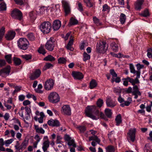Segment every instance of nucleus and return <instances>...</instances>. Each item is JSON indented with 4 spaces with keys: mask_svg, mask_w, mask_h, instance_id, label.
I'll return each instance as SVG.
<instances>
[{
    "mask_svg": "<svg viewBox=\"0 0 152 152\" xmlns=\"http://www.w3.org/2000/svg\"><path fill=\"white\" fill-rule=\"evenodd\" d=\"M51 24L49 22H44L39 26L40 30L44 34L48 33L51 30Z\"/></svg>",
    "mask_w": 152,
    "mask_h": 152,
    "instance_id": "nucleus-1",
    "label": "nucleus"
},
{
    "mask_svg": "<svg viewBox=\"0 0 152 152\" xmlns=\"http://www.w3.org/2000/svg\"><path fill=\"white\" fill-rule=\"evenodd\" d=\"M18 47L21 49L23 50H26L28 47L29 44L28 40L25 38H20L18 41Z\"/></svg>",
    "mask_w": 152,
    "mask_h": 152,
    "instance_id": "nucleus-2",
    "label": "nucleus"
},
{
    "mask_svg": "<svg viewBox=\"0 0 152 152\" xmlns=\"http://www.w3.org/2000/svg\"><path fill=\"white\" fill-rule=\"evenodd\" d=\"M97 107L95 105L88 106L85 111L86 115L92 119H95V116L93 114L94 113Z\"/></svg>",
    "mask_w": 152,
    "mask_h": 152,
    "instance_id": "nucleus-3",
    "label": "nucleus"
},
{
    "mask_svg": "<svg viewBox=\"0 0 152 152\" xmlns=\"http://www.w3.org/2000/svg\"><path fill=\"white\" fill-rule=\"evenodd\" d=\"M48 99L50 102L53 103H55L59 101L60 97L57 93L54 92L50 94L48 96Z\"/></svg>",
    "mask_w": 152,
    "mask_h": 152,
    "instance_id": "nucleus-4",
    "label": "nucleus"
},
{
    "mask_svg": "<svg viewBox=\"0 0 152 152\" xmlns=\"http://www.w3.org/2000/svg\"><path fill=\"white\" fill-rule=\"evenodd\" d=\"M55 39L53 37H50L46 43V49L50 51L53 50L55 45Z\"/></svg>",
    "mask_w": 152,
    "mask_h": 152,
    "instance_id": "nucleus-5",
    "label": "nucleus"
},
{
    "mask_svg": "<svg viewBox=\"0 0 152 152\" xmlns=\"http://www.w3.org/2000/svg\"><path fill=\"white\" fill-rule=\"evenodd\" d=\"M106 43L104 41H102L101 42L97 43L96 45L97 51L99 53H104L106 51L107 47L105 49Z\"/></svg>",
    "mask_w": 152,
    "mask_h": 152,
    "instance_id": "nucleus-6",
    "label": "nucleus"
},
{
    "mask_svg": "<svg viewBox=\"0 0 152 152\" xmlns=\"http://www.w3.org/2000/svg\"><path fill=\"white\" fill-rule=\"evenodd\" d=\"M11 16L13 18L19 20H21L22 18V14L21 12L16 9L12 11Z\"/></svg>",
    "mask_w": 152,
    "mask_h": 152,
    "instance_id": "nucleus-7",
    "label": "nucleus"
},
{
    "mask_svg": "<svg viewBox=\"0 0 152 152\" xmlns=\"http://www.w3.org/2000/svg\"><path fill=\"white\" fill-rule=\"evenodd\" d=\"M13 140H14L13 139H11L5 140L4 142L3 138H0V151H5V149L3 147V146L4 145H5L6 147L8 146L9 145L12 143Z\"/></svg>",
    "mask_w": 152,
    "mask_h": 152,
    "instance_id": "nucleus-8",
    "label": "nucleus"
},
{
    "mask_svg": "<svg viewBox=\"0 0 152 152\" xmlns=\"http://www.w3.org/2000/svg\"><path fill=\"white\" fill-rule=\"evenodd\" d=\"M94 114L96 115V116H95V119H92L93 120H97L100 117L106 121H107L108 120L107 117H106L104 114L102 112H99V111L98 110V107L96 109Z\"/></svg>",
    "mask_w": 152,
    "mask_h": 152,
    "instance_id": "nucleus-9",
    "label": "nucleus"
},
{
    "mask_svg": "<svg viewBox=\"0 0 152 152\" xmlns=\"http://www.w3.org/2000/svg\"><path fill=\"white\" fill-rule=\"evenodd\" d=\"M11 67L9 65L0 70V76L5 77L8 75L10 72Z\"/></svg>",
    "mask_w": 152,
    "mask_h": 152,
    "instance_id": "nucleus-10",
    "label": "nucleus"
},
{
    "mask_svg": "<svg viewBox=\"0 0 152 152\" xmlns=\"http://www.w3.org/2000/svg\"><path fill=\"white\" fill-rule=\"evenodd\" d=\"M54 82L51 79L47 80L44 84V87L47 90H49L52 89L53 87Z\"/></svg>",
    "mask_w": 152,
    "mask_h": 152,
    "instance_id": "nucleus-11",
    "label": "nucleus"
},
{
    "mask_svg": "<svg viewBox=\"0 0 152 152\" xmlns=\"http://www.w3.org/2000/svg\"><path fill=\"white\" fill-rule=\"evenodd\" d=\"M62 3L65 13L66 15L70 12V7L69 4L68 2L65 0L62 1Z\"/></svg>",
    "mask_w": 152,
    "mask_h": 152,
    "instance_id": "nucleus-12",
    "label": "nucleus"
},
{
    "mask_svg": "<svg viewBox=\"0 0 152 152\" xmlns=\"http://www.w3.org/2000/svg\"><path fill=\"white\" fill-rule=\"evenodd\" d=\"M61 112L64 115H70L71 114V110L69 105H63L62 107Z\"/></svg>",
    "mask_w": 152,
    "mask_h": 152,
    "instance_id": "nucleus-13",
    "label": "nucleus"
},
{
    "mask_svg": "<svg viewBox=\"0 0 152 152\" xmlns=\"http://www.w3.org/2000/svg\"><path fill=\"white\" fill-rule=\"evenodd\" d=\"M41 73V71L40 69H36L34 72L31 74L29 78L31 80H35L40 76Z\"/></svg>",
    "mask_w": 152,
    "mask_h": 152,
    "instance_id": "nucleus-14",
    "label": "nucleus"
},
{
    "mask_svg": "<svg viewBox=\"0 0 152 152\" xmlns=\"http://www.w3.org/2000/svg\"><path fill=\"white\" fill-rule=\"evenodd\" d=\"M136 131V129L135 128L131 129L129 132L127 133L129 138L132 142H134L135 140Z\"/></svg>",
    "mask_w": 152,
    "mask_h": 152,
    "instance_id": "nucleus-15",
    "label": "nucleus"
},
{
    "mask_svg": "<svg viewBox=\"0 0 152 152\" xmlns=\"http://www.w3.org/2000/svg\"><path fill=\"white\" fill-rule=\"evenodd\" d=\"M72 73V76L75 79L80 80L83 77V74L80 72L74 71Z\"/></svg>",
    "mask_w": 152,
    "mask_h": 152,
    "instance_id": "nucleus-16",
    "label": "nucleus"
},
{
    "mask_svg": "<svg viewBox=\"0 0 152 152\" xmlns=\"http://www.w3.org/2000/svg\"><path fill=\"white\" fill-rule=\"evenodd\" d=\"M48 124L50 126H58L60 125V123L58 120L52 119L48 121Z\"/></svg>",
    "mask_w": 152,
    "mask_h": 152,
    "instance_id": "nucleus-17",
    "label": "nucleus"
},
{
    "mask_svg": "<svg viewBox=\"0 0 152 152\" xmlns=\"http://www.w3.org/2000/svg\"><path fill=\"white\" fill-rule=\"evenodd\" d=\"M106 103L107 107L111 108H113L116 105L115 102L113 101L110 97H108L107 98Z\"/></svg>",
    "mask_w": 152,
    "mask_h": 152,
    "instance_id": "nucleus-18",
    "label": "nucleus"
},
{
    "mask_svg": "<svg viewBox=\"0 0 152 152\" xmlns=\"http://www.w3.org/2000/svg\"><path fill=\"white\" fill-rule=\"evenodd\" d=\"M61 26V23L59 20H55L53 23V27L55 31H57L59 29Z\"/></svg>",
    "mask_w": 152,
    "mask_h": 152,
    "instance_id": "nucleus-19",
    "label": "nucleus"
},
{
    "mask_svg": "<svg viewBox=\"0 0 152 152\" xmlns=\"http://www.w3.org/2000/svg\"><path fill=\"white\" fill-rule=\"evenodd\" d=\"M15 34V31H10L6 35L5 37L7 40H10L14 38Z\"/></svg>",
    "mask_w": 152,
    "mask_h": 152,
    "instance_id": "nucleus-20",
    "label": "nucleus"
},
{
    "mask_svg": "<svg viewBox=\"0 0 152 152\" xmlns=\"http://www.w3.org/2000/svg\"><path fill=\"white\" fill-rule=\"evenodd\" d=\"M144 0H137L135 5V8L137 10H140L142 8V5Z\"/></svg>",
    "mask_w": 152,
    "mask_h": 152,
    "instance_id": "nucleus-21",
    "label": "nucleus"
},
{
    "mask_svg": "<svg viewBox=\"0 0 152 152\" xmlns=\"http://www.w3.org/2000/svg\"><path fill=\"white\" fill-rule=\"evenodd\" d=\"M136 94H138L139 96H141V94L139 91V88L137 85L133 86V91H132V94L135 95Z\"/></svg>",
    "mask_w": 152,
    "mask_h": 152,
    "instance_id": "nucleus-22",
    "label": "nucleus"
},
{
    "mask_svg": "<svg viewBox=\"0 0 152 152\" xmlns=\"http://www.w3.org/2000/svg\"><path fill=\"white\" fill-rule=\"evenodd\" d=\"M49 143L50 142L49 140H45L44 142L42 148L44 152H46L47 151L48 148H49Z\"/></svg>",
    "mask_w": 152,
    "mask_h": 152,
    "instance_id": "nucleus-23",
    "label": "nucleus"
},
{
    "mask_svg": "<svg viewBox=\"0 0 152 152\" xmlns=\"http://www.w3.org/2000/svg\"><path fill=\"white\" fill-rule=\"evenodd\" d=\"M97 85V83L96 81L94 79H92L90 82L89 83V88L92 89L95 88Z\"/></svg>",
    "mask_w": 152,
    "mask_h": 152,
    "instance_id": "nucleus-24",
    "label": "nucleus"
},
{
    "mask_svg": "<svg viewBox=\"0 0 152 152\" xmlns=\"http://www.w3.org/2000/svg\"><path fill=\"white\" fill-rule=\"evenodd\" d=\"M132 102V99L131 97H128L126 101H124V103L120 104V106L122 107H124L125 106H128Z\"/></svg>",
    "mask_w": 152,
    "mask_h": 152,
    "instance_id": "nucleus-25",
    "label": "nucleus"
},
{
    "mask_svg": "<svg viewBox=\"0 0 152 152\" xmlns=\"http://www.w3.org/2000/svg\"><path fill=\"white\" fill-rule=\"evenodd\" d=\"M104 113L105 116L108 118H110L112 114V110L109 108H106L104 110Z\"/></svg>",
    "mask_w": 152,
    "mask_h": 152,
    "instance_id": "nucleus-26",
    "label": "nucleus"
},
{
    "mask_svg": "<svg viewBox=\"0 0 152 152\" xmlns=\"http://www.w3.org/2000/svg\"><path fill=\"white\" fill-rule=\"evenodd\" d=\"M78 23V21L75 18L72 17L70 19L69 23L68 24V26L70 27L72 25L77 24Z\"/></svg>",
    "mask_w": 152,
    "mask_h": 152,
    "instance_id": "nucleus-27",
    "label": "nucleus"
},
{
    "mask_svg": "<svg viewBox=\"0 0 152 152\" xmlns=\"http://www.w3.org/2000/svg\"><path fill=\"white\" fill-rule=\"evenodd\" d=\"M34 128L36 131V132L38 133H40L42 134H44L45 132V131L43 129L41 128H39L38 125H34Z\"/></svg>",
    "mask_w": 152,
    "mask_h": 152,
    "instance_id": "nucleus-28",
    "label": "nucleus"
},
{
    "mask_svg": "<svg viewBox=\"0 0 152 152\" xmlns=\"http://www.w3.org/2000/svg\"><path fill=\"white\" fill-rule=\"evenodd\" d=\"M110 46L113 50L115 52H117L118 49V46L115 42H113L110 44Z\"/></svg>",
    "mask_w": 152,
    "mask_h": 152,
    "instance_id": "nucleus-29",
    "label": "nucleus"
},
{
    "mask_svg": "<svg viewBox=\"0 0 152 152\" xmlns=\"http://www.w3.org/2000/svg\"><path fill=\"white\" fill-rule=\"evenodd\" d=\"M119 19L121 23L123 24L126 21V15L124 14L121 13L120 15Z\"/></svg>",
    "mask_w": 152,
    "mask_h": 152,
    "instance_id": "nucleus-30",
    "label": "nucleus"
},
{
    "mask_svg": "<svg viewBox=\"0 0 152 152\" xmlns=\"http://www.w3.org/2000/svg\"><path fill=\"white\" fill-rule=\"evenodd\" d=\"M73 39H70L66 46V48L67 49L71 51H73L74 49L72 47V45L73 44Z\"/></svg>",
    "mask_w": 152,
    "mask_h": 152,
    "instance_id": "nucleus-31",
    "label": "nucleus"
},
{
    "mask_svg": "<svg viewBox=\"0 0 152 152\" xmlns=\"http://www.w3.org/2000/svg\"><path fill=\"white\" fill-rule=\"evenodd\" d=\"M13 60L15 66H19L21 64V59L19 58L14 57L13 58Z\"/></svg>",
    "mask_w": 152,
    "mask_h": 152,
    "instance_id": "nucleus-32",
    "label": "nucleus"
},
{
    "mask_svg": "<svg viewBox=\"0 0 152 152\" xmlns=\"http://www.w3.org/2000/svg\"><path fill=\"white\" fill-rule=\"evenodd\" d=\"M89 141L91 140L95 141L98 144H99L101 141L100 140L96 135L89 137Z\"/></svg>",
    "mask_w": 152,
    "mask_h": 152,
    "instance_id": "nucleus-33",
    "label": "nucleus"
},
{
    "mask_svg": "<svg viewBox=\"0 0 152 152\" xmlns=\"http://www.w3.org/2000/svg\"><path fill=\"white\" fill-rule=\"evenodd\" d=\"M55 58L51 55H49L46 56L44 58V60L45 61H49L51 62L55 61Z\"/></svg>",
    "mask_w": 152,
    "mask_h": 152,
    "instance_id": "nucleus-34",
    "label": "nucleus"
},
{
    "mask_svg": "<svg viewBox=\"0 0 152 152\" xmlns=\"http://www.w3.org/2000/svg\"><path fill=\"white\" fill-rule=\"evenodd\" d=\"M116 125L118 126L122 122L121 117L120 114L117 115L115 118Z\"/></svg>",
    "mask_w": 152,
    "mask_h": 152,
    "instance_id": "nucleus-35",
    "label": "nucleus"
},
{
    "mask_svg": "<svg viewBox=\"0 0 152 152\" xmlns=\"http://www.w3.org/2000/svg\"><path fill=\"white\" fill-rule=\"evenodd\" d=\"M29 15L30 19L32 21L34 20L36 18V13L33 11L30 12L29 13Z\"/></svg>",
    "mask_w": 152,
    "mask_h": 152,
    "instance_id": "nucleus-36",
    "label": "nucleus"
},
{
    "mask_svg": "<svg viewBox=\"0 0 152 152\" xmlns=\"http://www.w3.org/2000/svg\"><path fill=\"white\" fill-rule=\"evenodd\" d=\"M4 58H5L7 62L9 64H11L12 63V60L11 54H9L6 55L4 56Z\"/></svg>",
    "mask_w": 152,
    "mask_h": 152,
    "instance_id": "nucleus-37",
    "label": "nucleus"
},
{
    "mask_svg": "<svg viewBox=\"0 0 152 152\" xmlns=\"http://www.w3.org/2000/svg\"><path fill=\"white\" fill-rule=\"evenodd\" d=\"M127 80H128L129 82L131 83L132 85L133 86H135L136 84L139 83H137L136 82V79H134L132 78H130L129 77H127Z\"/></svg>",
    "mask_w": 152,
    "mask_h": 152,
    "instance_id": "nucleus-38",
    "label": "nucleus"
},
{
    "mask_svg": "<svg viewBox=\"0 0 152 152\" xmlns=\"http://www.w3.org/2000/svg\"><path fill=\"white\" fill-rule=\"evenodd\" d=\"M140 15L142 17H147L149 15V12L148 9L145 10L143 12H142Z\"/></svg>",
    "mask_w": 152,
    "mask_h": 152,
    "instance_id": "nucleus-39",
    "label": "nucleus"
},
{
    "mask_svg": "<svg viewBox=\"0 0 152 152\" xmlns=\"http://www.w3.org/2000/svg\"><path fill=\"white\" fill-rule=\"evenodd\" d=\"M53 65L52 64L49 63H47L43 68L42 70L43 71H45L48 69L53 67Z\"/></svg>",
    "mask_w": 152,
    "mask_h": 152,
    "instance_id": "nucleus-40",
    "label": "nucleus"
},
{
    "mask_svg": "<svg viewBox=\"0 0 152 152\" xmlns=\"http://www.w3.org/2000/svg\"><path fill=\"white\" fill-rule=\"evenodd\" d=\"M83 60L84 61H86L87 60L90 59V56L88 54L85 52L83 54Z\"/></svg>",
    "mask_w": 152,
    "mask_h": 152,
    "instance_id": "nucleus-41",
    "label": "nucleus"
},
{
    "mask_svg": "<svg viewBox=\"0 0 152 152\" xmlns=\"http://www.w3.org/2000/svg\"><path fill=\"white\" fill-rule=\"evenodd\" d=\"M5 28L2 27L0 29V41L2 40L5 32Z\"/></svg>",
    "mask_w": 152,
    "mask_h": 152,
    "instance_id": "nucleus-42",
    "label": "nucleus"
},
{
    "mask_svg": "<svg viewBox=\"0 0 152 152\" xmlns=\"http://www.w3.org/2000/svg\"><path fill=\"white\" fill-rule=\"evenodd\" d=\"M113 92L115 93L116 94L121 95V90L119 87L114 88L113 89Z\"/></svg>",
    "mask_w": 152,
    "mask_h": 152,
    "instance_id": "nucleus-43",
    "label": "nucleus"
},
{
    "mask_svg": "<svg viewBox=\"0 0 152 152\" xmlns=\"http://www.w3.org/2000/svg\"><path fill=\"white\" fill-rule=\"evenodd\" d=\"M6 10V4L4 2H2L0 4V11Z\"/></svg>",
    "mask_w": 152,
    "mask_h": 152,
    "instance_id": "nucleus-44",
    "label": "nucleus"
},
{
    "mask_svg": "<svg viewBox=\"0 0 152 152\" xmlns=\"http://www.w3.org/2000/svg\"><path fill=\"white\" fill-rule=\"evenodd\" d=\"M66 61V59L63 57H60L58 59V63L59 64H65Z\"/></svg>",
    "mask_w": 152,
    "mask_h": 152,
    "instance_id": "nucleus-45",
    "label": "nucleus"
},
{
    "mask_svg": "<svg viewBox=\"0 0 152 152\" xmlns=\"http://www.w3.org/2000/svg\"><path fill=\"white\" fill-rule=\"evenodd\" d=\"M106 152H114V148L113 146L109 145L106 148Z\"/></svg>",
    "mask_w": 152,
    "mask_h": 152,
    "instance_id": "nucleus-46",
    "label": "nucleus"
},
{
    "mask_svg": "<svg viewBox=\"0 0 152 152\" xmlns=\"http://www.w3.org/2000/svg\"><path fill=\"white\" fill-rule=\"evenodd\" d=\"M68 145L69 146H72L74 148L76 147V145L75 143L74 140H72L71 139H70V140L68 141Z\"/></svg>",
    "mask_w": 152,
    "mask_h": 152,
    "instance_id": "nucleus-47",
    "label": "nucleus"
},
{
    "mask_svg": "<svg viewBox=\"0 0 152 152\" xmlns=\"http://www.w3.org/2000/svg\"><path fill=\"white\" fill-rule=\"evenodd\" d=\"M27 36L29 39L31 41H34L35 39V37L32 33L28 34Z\"/></svg>",
    "mask_w": 152,
    "mask_h": 152,
    "instance_id": "nucleus-48",
    "label": "nucleus"
},
{
    "mask_svg": "<svg viewBox=\"0 0 152 152\" xmlns=\"http://www.w3.org/2000/svg\"><path fill=\"white\" fill-rule=\"evenodd\" d=\"M38 52L43 55H44L46 53V51L42 47H41L39 48Z\"/></svg>",
    "mask_w": 152,
    "mask_h": 152,
    "instance_id": "nucleus-49",
    "label": "nucleus"
},
{
    "mask_svg": "<svg viewBox=\"0 0 152 152\" xmlns=\"http://www.w3.org/2000/svg\"><path fill=\"white\" fill-rule=\"evenodd\" d=\"M103 104V100L100 99H99L96 102V104L98 107L100 108L102 106Z\"/></svg>",
    "mask_w": 152,
    "mask_h": 152,
    "instance_id": "nucleus-50",
    "label": "nucleus"
},
{
    "mask_svg": "<svg viewBox=\"0 0 152 152\" xmlns=\"http://www.w3.org/2000/svg\"><path fill=\"white\" fill-rule=\"evenodd\" d=\"M21 57L23 59H26V60L31 59L32 57L31 55L30 54L22 55L21 56Z\"/></svg>",
    "mask_w": 152,
    "mask_h": 152,
    "instance_id": "nucleus-51",
    "label": "nucleus"
},
{
    "mask_svg": "<svg viewBox=\"0 0 152 152\" xmlns=\"http://www.w3.org/2000/svg\"><path fill=\"white\" fill-rule=\"evenodd\" d=\"M28 144V141L26 140H24L23 142L22 143V144L20 146V149H24L25 148L26 146Z\"/></svg>",
    "mask_w": 152,
    "mask_h": 152,
    "instance_id": "nucleus-52",
    "label": "nucleus"
},
{
    "mask_svg": "<svg viewBox=\"0 0 152 152\" xmlns=\"http://www.w3.org/2000/svg\"><path fill=\"white\" fill-rule=\"evenodd\" d=\"M135 73H136V75H137L136 77L135 78L136 82L137 83H140V81L139 80H138V78H140V71H136Z\"/></svg>",
    "mask_w": 152,
    "mask_h": 152,
    "instance_id": "nucleus-53",
    "label": "nucleus"
},
{
    "mask_svg": "<svg viewBox=\"0 0 152 152\" xmlns=\"http://www.w3.org/2000/svg\"><path fill=\"white\" fill-rule=\"evenodd\" d=\"M81 133H83L86 130V127L84 126H80L77 127Z\"/></svg>",
    "mask_w": 152,
    "mask_h": 152,
    "instance_id": "nucleus-54",
    "label": "nucleus"
},
{
    "mask_svg": "<svg viewBox=\"0 0 152 152\" xmlns=\"http://www.w3.org/2000/svg\"><path fill=\"white\" fill-rule=\"evenodd\" d=\"M129 67L131 72L133 74L135 73L136 71L135 70L133 64H129Z\"/></svg>",
    "mask_w": 152,
    "mask_h": 152,
    "instance_id": "nucleus-55",
    "label": "nucleus"
},
{
    "mask_svg": "<svg viewBox=\"0 0 152 152\" xmlns=\"http://www.w3.org/2000/svg\"><path fill=\"white\" fill-rule=\"evenodd\" d=\"M15 3L17 4L22 5H24L25 2L23 0H14Z\"/></svg>",
    "mask_w": 152,
    "mask_h": 152,
    "instance_id": "nucleus-56",
    "label": "nucleus"
},
{
    "mask_svg": "<svg viewBox=\"0 0 152 152\" xmlns=\"http://www.w3.org/2000/svg\"><path fill=\"white\" fill-rule=\"evenodd\" d=\"M147 56L149 58H152V49L151 48H149L148 49Z\"/></svg>",
    "mask_w": 152,
    "mask_h": 152,
    "instance_id": "nucleus-57",
    "label": "nucleus"
},
{
    "mask_svg": "<svg viewBox=\"0 0 152 152\" xmlns=\"http://www.w3.org/2000/svg\"><path fill=\"white\" fill-rule=\"evenodd\" d=\"M93 20L94 23H95L97 26H99L101 24L99 22V20L96 17H93Z\"/></svg>",
    "mask_w": 152,
    "mask_h": 152,
    "instance_id": "nucleus-58",
    "label": "nucleus"
},
{
    "mask_svg": "<svg viewBox=\"0 0 152 152\" xmlns=\"http://www.w3.org/2000/svg\"><path fill=\"white\" fill-rule=\"evenodd\" d=\"M114 131H111L108 134V138L110 141L111 140L112 138L114 137Z\"/></svg>",
    "mask_w": 152,
    "mask_h": 152,
    "instance_id": "nucleus-59",
    "label": "nucleus"
},
{
    "mask_svg": "<svg viewBox=\"0 0 152 152\" xmlns=\"http://www.w3.org/2000/svg\"><path fill=\"white\" fill-rule=\"evenodd\" d=\"M124 91L127 93L132 94V88L131 87H129L127 88H125L124 89Z\"/></svg>",
    "mask_w": 152,
    "mask_h": 152,
    "instance_id": "nucleus-60",
    "label": "nucleus"
},
{
    "mask_svg": "<svg viewBox=\"0 0 152 152\" xmlns=\"http://www.w3.org/2000/svg\"><path fill=\"white\" fill-rule=\"evenodd\" d=\"M84 1L85 3L86 4L87 6L90 7L92 6L93 5L92 4L90 1V0H84Z\"/></svg>",
    "mask_w": 152,
    "mask_h": 152,
    "instance_id": "nucleus-61",
    "label": "nucleus"
},
{
    "mask_svg": "<svg viewBox=\"0 0 152 152\" xmlns=\"http://www.w3.org/2000/svg\"><path fill=\"white\" fill-rule=\"evenodd\" d=\"M6 64V61L4 59H0V67L5 66Z\"/></svg>",
    "mask_w": 152,
    "mask_h": 152,
    "instance_id": "nucleus-62",
    "label": "nucleus"
},
{
    "mask_svg": "<svg viewBox=\"0 0 152 152\" xmlns=\"http://www.w3.org/2000/svg\"><path fill=\"white\" fill-rule=\"evenodd\" d=\"M34 119L36 121L38 120L39 122L40 123H43V118L41 117L38 118L36 116H35L34 117Z\"/></svg>",
    "mask_w": 152,
    "mask_h": 152,
    "instance_id": "nucleus-63",
    "label": "nucleus"
},
{
    "mask_svg": "<svg viewBox=\"0 0 152 152\" xmlns=\"http://www.w3.org/2000/svg\"><path fill=\"white\" fill-rule=\"evenodd\" d=\"M78 10L81 12H82L83 11V6H82V4L80 2H78Z\"/></svg>",
    "mask_w": 152,
    "mask_h": 152,
    "instance_id": "nucleus-64",
    "label": "nucleus"
}]
</instances>
